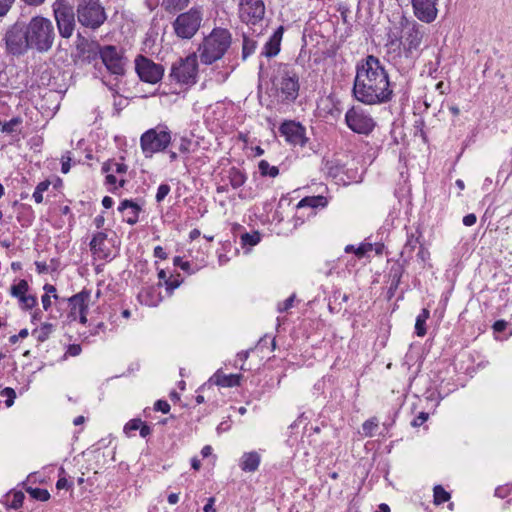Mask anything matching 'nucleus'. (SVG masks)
I'll return each mask as SVG.
<instances>
[{"instance_id": "obj_1", "label": "nucleus", "mask_w": 512, "mask_h": 512, "mask_svg": "<svg viewBox=\"0 0 512 512\" xmlns=\"http://www.w3.org/2000/svg\"><path fill=\"white\" fill-rule=\"evenodd\" d=\"M352 94L365 105L386 104L393 99L389 74L378 57L367 55L357 62Z\"/></svg>"}, {"instance_id": "obj_2", "label": "nucleus", "mask_w": 512, "mask_h": 512, "mask_svg": "<svg viewBox=\"0 0 512 512\" xmlns=\"http://www.w3.org/2000/svg\"><path fill=\"white\" fill-rule=\"evenodd\" d=\"M425 35V27L416 21L407 22L403 35L388 37L385 44L387 61L400 73L411 70L420 54V46Z\"/></svg>"}, {"instance_id": "obj_3", "label": "nucleus", "mask_w": 512, "mask_h": 512, "mask_svg": "<svg viewBox=\"0 0 512 512\" xmlns=\"http://www.w3.org/2000/svg\"><path fill=\"white\" fill-rule=\"evenodd\" d=\"M231 43V32L226 28L215 27L203 38L196 53L202 64L212 65L226 54Z\"/></svg>"}, {"instance_id": "obj_4", "label": "nucleus", "mask_w": 512, "mask_h": 512, "mask_svg": "<svg viewBox=\"0 0 512 512\" xmlns=\"http://www.w3.org/2000/svg\"><path fill=\"white\" fill-rule=\"evenodd\" d=\"M273 84L277 89L281 103L290 104L295 102L299 95L300 83L299 74L292 65L279 63Z\"/></svg>"}, {"instance_id": "obj_5", "label": "nucleus", "mask_w": 512, "mask_h": 512, "mask_svg": "<svg viewBox=\"0 0 512 512\" xmlns=\"http://www.w3.org/2000/svg\"><path fill=\"white\" fill-rule=\"evenodd\" d=\"M26 27L31 49L44 53L52 48L56 34L50 19L43 16H35L26 23Z\"/></svg>"}, {"instance_id": "obj_6", "label": "nucleus", "mask_w": 512, "mask_h": 512, "mask_svg": "<svg viewBox=\"0 0 512 512\" xmlns=\"http://www.w3.org/2000/svg\"><path fill=\"white\" fill-rule=\"evenodd\" d=\"M172 132L164 123L146 130L140 137V147L146 158L155 153L163 152L170 145Z\"/></svg>"}, {"instance_id": "obj_7", "label": "nucleus", "mask_w": 512, "mask_h": 512, "mask_svg": "<svg viewBox=\"0 0 512 512\" xmlns=\"http://www.w3.org/2000/svg\"><path fill=\"white\" fill-rule=\"evenodd\" d=\"M171 83L181 86H192L196 84L198 78V56L192 52L184 58H179L172 63L168 75Z\"/></svg>"}, {"instance_id": "obj_8", "label": "nucleus", "mask_w": 512, "mask_h": 512, "mask_svg": "<svg viewBox=\"0 0 512 512\" xmlns=\"http://www.w3.org/2000/svg\"><path fill=\"white\" fill-rule=\"evenodd\" d=\"M203 21V10L200 6H193L182 12L172 22L174 34L182 40L192 39L199 31Z\"/></svg>"}, {"instance_id": "obj_9", "label": "nucleus", "mask_w": 512, "mask_h": 512, "mask_svg": "<svg viewBox=\"0 0 512 512\" xmlns=\"http://www.w3.org/2000/svg\"><path fill=\"white\" fill-rule=\"evenodd\" d=\"M78 22L92 30L98 29L104 24L107 15L100 0H78L76 6Z\"/></svg>"}, {"instance_id": "obj_10", "label": "nucleus", "mask_w": 512, "mask_h": 512, "mask_svg": "<svg viewBox=\"0 0 512 512\" xmlns=\"http://www.w3.org/2000/svg\"><path fill=\"white\" fill-rule=\"evenodd\" d=\"M26 23L17 21L4 34L6 52L12 56L24 55L31 49Z\"/></svg>"}, {"instance_id": "obj_11", "label": "nucleus", "mask_w": 512, "mask_h": 512, "mask_svg": "<svg viewBox=\"0 0 512 512\" xmlns=\"http://www.w3.org/2000/svg\"><path fill=\"white\" fill-rule=\"evenodd\" d=\"M59 35L69 39L75 30L76 20L74 7L68 0H56L52 5Z\"/></svg>"}, {"instance_id": "obj_12", "label": "nucleus", "mask_w": 512, "mask_h": 512, "mask_svg": "<svg viewBox=\"0 0 512 512\" xmlns=\"http://www.w3.org/2000/svg\"><path fill=\"white\" fill-rule=\"evenodd\" d=\"M345 123L353 132L363 135H369L376 125L369 113L356 106L351 107L345 113Z\"/></svg>"}, {"instance_id": "obj_13", "label": "nucleus", "mask_w": 512, "mask_h": 512, "mask_svg": "<svg viewBox=\"0 0 512 512\" xmlns=\"http://www.w3.org/2000/svg\"><path fill=\"white\" fill-rule=\"evenodd\" d=\"M323 171L337 184L342 185L358 182L360 178L357 169L347 168L345 164L335 158L325 161Z\"/></svg>"}, {"instance_id": "obj_14", "label": "nucleus", "mask_w": 512, "mask_h": 512, "mask_svg": "<svg viewBox=\"0 0 512 512\" xmlns=\"http://www.w3.org/2000/svg\"><path fill=\"white\" fill-rule=\"evenodd\" d=\"M99 54L103 64L111 74L124 75L126 58L120 49L113 45H105L100 47Z\"/></svg>"}, {"instance_id": "obj_15", "label": "nucleus", "mask_w": 512, "mask_h": 512, "mask_svg": "<svg viewBox=\"0 0 512 512\" xmlns=\"http://www.w3.org/2000/svg\"><path fill=\"white\" fill-rule=\"evenodd\" d=\"M266 7L263 0H239L240 20L247 25L259 24L265 16Z\"/></svg>"}, {"instance_id": "obj_16", "label": "nucleus", "mask_w": 512, "mask_h": 512, "mask_svg": "<svg viewBox=\"0 0 512 512\" xmlns=\"http://www.w3.org/2000/svg\"><path fill=\"white\" fill-rule=\"evenodd\" d=\"M135 70L139 78L147 83L156 84L164 75V67L151 59L139 55L135 59Z\"/></svg>"}, {"instance_id": "obj_17", "label": "nucleus", "mask_w": 512, "mask_h": 512, "mask_svg": "<svg viewBox=\"0 0 512 512\" xmlns=\"http://www.w3.org/2000/svg\"><path fill=\"white\" fill-rule=\"evenodd\" d=\"M280 136L293 146L304 147L308 141L306 128L294 120H285L279 126Z\"/></svg>"}, {"instance_id": "obj_18", "label": "nucleus", "mask_w": 512, "mask_h": 512, "mask_svg": "<svg viewBox=\"0 0 512 512\" xmlns=\"http://www.w3.org/2000/svg\"><path fill=\"white\" fill-rule=\"evenodd\" d=\"M91 298V291L83 289L79 293L71 296L68 299L69 302V314L68 317L71 320L79 318L80 323L85 324L87 322L88 304Z\"/></svg>"}, {"instance_id": "obj_19", "label": "nucleus", "mask_w": 512, "mask_h": 512, "mask_svg": "<svg viewBox=\"0 0 512 512\" xmlns=\"http://www.w3.org/2000/svg\"><path fill=\"white\" fill-rule=\"evenodd\" d=\"M439 0H411L415 17L423 23H432L438 15Z\"/></svg>"}, {"instance_id": "obj_20", "label": "nucleus", "mask_w": 512, "mask_h": 512, "mask_svg": "<svg viewBox=\"0 0 512 512\" xmlns=\"http://www.w3.org/2000/svg\"><path fill=\"white\" fill-rule=\"evenodd\" d=\"M457 389L453 382L441 379L435 388H429L424 393L425 400L432 403V408H436L440 401Z\"/></svg>"}, {"instance_id": "obj_21", "label": "nucleus", "mask_w": 512, "mask_h": 512, "mask_svg": "<svg viewBox=\"0 0 512 512\" xmlns=\"http://www.w3.org/2000/svg\"><path fill=\"white\" fill-rule=\"evenodd\" d=\"M90 250L92 254L101 260L111 258V249L108 245L107 234L105 232H97L93 235L90 243Z\"/></svg>"}, {"instance_id": "obj_22", "label": "nucleus", "mask_w": 512, "mask_h": 512, "mask_svg": "<svg viewBox=\"0 0 512 512\" xmlns=\"http://www.w3.org/2000/svg\"><path fill=\"white\" fill-rule=\"evenodd\" d=\"M284 27L279 26L264 44L260 56L272 58L280 52L281 41L284 34Z\"/></svg>"}, {"instance_id": "obj_23", "label": "nucleus", "mask_w": 512, "mask_h": 512, "mask_svg": "<svg viewBox=\"0 0 512 512\" xmlns=\"http://www.w3.org/2000/svg\"><path fill=\"white\" fill-rule=\"evenodd\" d=\"M141 210V206L131 199L122 200L118 206V211L123 214L124 221L129 225H134L138 222Z\"/></svg>"}, {"instance_id": "obj_24", "label": "nucleus", "mask_w": 512, "mask_h": 512, "mask_svg": "<svg viewBox=\"0 0 512 512\" xmlns=\"http://www.w3.org/2000/svg\"><path fill=\"white\" fill-rule=\"evenodd\" d=\"M422 237V233L416 229L413 232H407V239L401 251V259L404 263H408L409 260L413 257V253L416 248H419L420 238Z\"/></svg>"}, {"instance_id": "obj_25", "label": "nucleus", "mask_w": 512, "mask_h": 512, "mask_svg": "<svg viewBox=\"0 0 512 512\" xmlns=\"http://www.w3.org/2000/svg\"><path fill=\"white\" fill-rule=\"evenodd\" d=\"M247 179L248 177L246 172L243 169L235 166L226 170L224 176L222 177V181H228L229 185L233 189H239L242 187L246 183Z\"/></svg>"}, {"instance_id": "obj_26", "label": "nucleus", "mask_w": 512, "mask_h": 512, "mask_svg": "<svg viewBox=\"0 0 512 512\" xmlns=\"http://www.w3.org/2000/svg\"><path fill=\"white\" fill-rule=\"evenodd\" d=\"M261 456L257 451L244 452L239 460V467L243 472L253 473L258 470Z\"/></svg>"}, {"instance_id": "obj_27", "label": "nucleus", "mask_w": 512, "mask_h": 512, "mask_svg": "<svg viewBox=\"0 0 512 512\" xmlns=\"http://www.w3.org/2000/svg\"><path fill=\"white\" fill-rule=\"evenodd\" d=\"M158 278H159V283L157 286L160 288L162 285H164L166 288L167 294L169 296L183 282V278L181 277L180 274H178V273L176 275L170 274V276H167V273L164 269L158 270Z\"/></svg>"}, {"instance_id": "obj_28", "label": "nucleus", "mask_w": 512, "mask_h": 512, "mask_svg": "<svg viewBox=\"0 0 512 512\" xmlns=\"http://www.w3.org/2000/svg\"><path fill=\"white\" fill-rule=\"evenodd\" d=\"M241 374H223L220 370L216 371L209 379V383H213L221 387H236L240 385L242 379Z\"/></svg>"}, {"instance_id": "obj_29", "label": "nucleus", "mask_w": 512, "mask_h": 512, "mask_svg": "<svg viewBox=\"0 0 512 512\" xmlns=\"http://www.w3.org/2000/svg\"><path fill=\"white\" fill-rule=\"evenodd\" d=\"M327 204H328V200L324 196H321V195L307 196V197L302 198L298 202L297 208L298 209H302V208H305V207H309V208H312V209L324 208V207L327 206Z\"/></svg>"}, {"instance_id": "obj_30", "label": "nucleus", "mask_w": 512, "mask_h": 512, "mask_svg": "<svg viewBox=\"0 0 512 512\" xmlns=\"http://www.w3.org/2000/svg\"><path fill=\"white\" fill-rule=\"evenodd\" d=\"M405 264L400 263L399 261L394 262L388 272V283H392V289L395 287H399L401 278L405 271Z\"/></svg>"}, {"instance_id": "obj_31", "label": "nucleus", "mask_w": 512, "mask_h": 512, "mask_svg": "<svg viewBox=\"0 0 512 512\" xmlns=\"http://www.w3.org/2000/svg\"><path fill=\"white\" fill-rule=\"evenodd\" d=\"M140 297L144 298L143 302L148 306H157L162 301L158 286L147 288L140 294Z\"/></svg>"}, {"instance_id": "obj_32", "label": "nucleus", "mask_w": 512, "mask_h": 512, "mask_svg": "<svg viewBox=\"0 0 512 512\" xmlns=\"http://www.w3.org/2000/svg\"><path fill=\"white\" fill-rule=\"evenodd\" d=\"M24 499L25 495L22 491H10L5 495L3 503L9 508L17 510L22 507Z\"/></svg>"}, {"instance_id": "obj_33", "label": "nucleus", "mask_w": 512, "mask_h": 512, "mask_svg": "<svg viewBox=\"0 0 512 512\" xmlns=\"http://www.w3.org/2000/svg\"><path fill=\"white\" fill-rule=\"evenodd\" d=\"M199 147V143L187 137H181L178 145L179 152L183 155L184 161L188 159L191 153H194Z\"/></svg>"}, {"instance_id": "obj_34", "label": "nucleus", "mask_w": 512, "mask_h": 512, "mask_svg": "<svg viewBox=\"0 0 512 512\" xmlns=\"http://www.w3.org/2000/svg\"><path fill=\"white\" fill-rule=\"evenodd\" d=\"M190 4V0H163L162 6L166 12L175 14L185 10Z\"/></svg>"}, {"instance_id": "obj_35", "label": "nucleus", "mask_w": 512, "mask_h": 512, "mask_svg": "<svg viewBox=\"0 0 512 512\" xmlns=\"http://www.w3.org/2000/svg\"><path fill=\"white\" fill-rule=\"evenodd\" d=\"M430 316V311L427 308H423L421 312L416 317L415 322V334L418 337L425 336L427 330H426V321Z\"/></svg>"}, {"instance_id": "obj_36", "label": "nucleus", "mask_w": 512, "mask_h": 512, "mask_svg": "<svg viewBox=\"0 0 512 512\" xmlns=\"http://www.w3.org/2000/svg\"><path fill=\"white\" fill-rule=\"evenodd\" d=\"M173 264L174 266L179 267L181 270L186 272L188 275L195 274L201 268V266H199L198 264H195L190 261H185L180 256L174 257Z\"/></svg>"}, {"instance_id": "obj_37", "label": "nucleus", "mask_w": 512, "mask_h": 512, "mask_svg": "<svg viewBox=\"0 0 512 512\" xmlns=\"http://www.w3.org/2000/svg\"><path fill=\"white\" fill-rule=\"evenodd\" d=\"M127 165L122 162H117L115 160H108L103 163L102 171L104 173L112 172L113 174H124L127 172Z\"/></svg>"}, {"instance_id": "obj_38", "label": "nucleus", "mask_w": 512, "mask_h": 512, "mask_svg": "<svg viewBox=\"0 0 512 512\" xmlns=\"http://www.w3.org/2000/svg\"><path fill=\"white\" fill-rule=\"evenodd\" d=\"M257 48V41L243 35V42H242V59L246 60L249 56L255 53Z\"/></svg>"}, {"instance_id": "obj_39", "label": "nucleus", "mask_w": 512, "mask_h": 512, "mask_svg": "<svg viewBox=\"0 0 512 512\" xmlns=\"http://www.w3.org/2000/svg\"><path fill=\"white\" fill-rule=\"evenodd\" d=\"M258 169H259V173L263 177L268 176V177L275 178L279 174V168L277 166H271L268 163V161H266V160H261L258 163Z\"/></svg>"}, {"instance_id": "obj_40", "label": "nucleus", "mask_w": 512, "mask_h": 512, "mask_svg": "<svg viewBox=\"0 0 512 512\" xmlns=\"http://www.w3.org/2000/svg\"><path fill=\"white\" fill-rule=\"evenodd\" d=\"M240 239H241V245L243 248H246V247L250 248V247L257 245L260 242L261 235L257 231L252 232V233L246 232L241 235Z\"/></svg>"}, {"instance_id": "obj_41", "label": "nucleus", "mask_w": 512, "mask_h": 512, "mask_svg": "<svg viewBox=\"0 0 512 512\" xmlns=\"http://www.w3.org/2000/svg\"><path fill=\"white\" fill-rule=\"evenodd\" d=\"M29 290V284L25 279L19 280L17 283L13 284L10 287V294L14 298H20L21 296L27 294Z\"/></svg>"}, {"instance_id": "obj_42", "label": "nucleus", "mask_w": 512, "mask_h": 512, "mask_svg": "<svg viewBox=\"0 0 512 512\" xmlns=\"http://www.w3.org/2000/svg\"><path fill=\"white\" fill-rule=\"evenodd\" d=\"M54 326L51 323H44L39 329L33 330L32 334L39 342L46 341L53 332Z\"/></svg>"}, {"instance_id": "obj_43", "label": "nucleus", "mask_w": 512, "mask_h": 512, "mask_svg": "<svg viewBox=\"0 0 512 512\" xmlns=\"http://www.w3.org/2000/svg\"><path fill=\"white\" fill-rule=\"evenodd\" d=\"M434 504L441 505L450 499V493L447 492L441 485H436L433 488Z\"/></svg>"}, {"instance_id": "obj_44", "label": "nucleus", "mask_w": 512, "mask_h": 512, "mask_svg": "<svg viewBox=\"0 0 512 512\" xmlns=\"http://www.w3.org/2000/svg\"><path fill=\"white\" fill-rule=\"evenodd\" d=\"M26 491L35 500L45 502L50 499V493L48 492L47 489L38 488V487H35V488L28 487L26 489Z\"/></svg>"}, {"instance_id": "obj_45", "label": "nucleus", "mask_w": 512, "mask_h": 512, "mask_svg": "<svg viewBox=\"0 0 512 512\" xmlns=\"http://www.w3.org/2000/svg\"><path fill=\"white\" fill-rule=\"evenodd\" d=\"M49 186H50V182L48 180L42 181L36 186V188L33 192V195H32V197L36 203H38V204L42 203L43 193L48 190Z\"/></svg>"}, {"instance_id": "obj_46", "label": "nucleus", "mask_w": 512, "mask_h": 512, "mask_svg": "<svg viewBox=\"0 0 512 512\" xmlns=\"http://www.w3.org/2000/svg\"><path fill=\"white\" fill-rule=\"evenodd\" d=\"M378 427V421L376 418H370L362 424V431L366 437H372L376 428Z\"/></svg>"}, {"instance_id": "obj_47", "label": "nucleus", "mask_w": 512, "mask_h": 512, "mask_svg": "<svg viewBox=\"0 0 512 512\" xmlns=\"http://www.w3.org/2000/svg\"><path fill=\"white\" fill-rule=\"evenodd\" d=\"M21 307L25 310H31L37 305V298L34 295H23L18 298Z\"/></svg>"}, {"instance_id": "obj_48", "label": "nucleus", "mask_w": 512, "mask_h": 512, "mask_svg": "<svg viewBox=\"0 0 512 512\" xmlns=\"http://www.w3.org/2000/svg\"><path fill=\"white\" fill-rule=\"evenodd\" d=\"M21 122L22 120L20 117H13L2 125L1 132L12 134L13 132H15V127L20 125Z\"/></svg>"}, {"instance_id": "obj_49", "label": "nucleus", "mask_w": 512, "mask_h": 512, "mask_svg": "<svg viewBox=\"0 0 512 512\" xmlns=\"http://www.w3.org/2000/svg\"><path fill=\"white\" fill-rule=\"evenodd\" d=\"M0 395L2 397H5V404L7 407H11L14 404L15 398H16V392L11 387H6L1 390Z\"/></svg>"}, {"instance_id": "obj_50", "label": "nucleus", "mask_w": 512, "mask_h": 512, "mask_svg": "<svg viewBox=\"0 0 512 512\" xmlns=\"http://www.w3.org/2000/svg\"><path fill=\"white\" fill-rule=\"evenodd\" d=\"M142 420L140 418H134L129 420L124 426V433L129 435L130 432L139 430L140 426H142Z\"/></svg>"}, {"instance_id": "obj_51", "label": "nucleus", "mask_w": 512, "mask_h": 512, "mask_svg": "<svg viewBox=\"0 0 512 512\" xmlns=\"http://www.w3.org/2000/svg\"><path fill=\"white\" fill-rule=\"evenodd\" d=\"M171 188L168 184L162 183L157 188V193L155 196L156 202L160 203L162 202L166 196L169 194Z\"/></svg>"}, {"instance_id": "obj_52", "label": "nucleus", "mask_w": 512, "mask_h": 512, "mask_svg": "<svg viewBox=\"0 0 512 512\" xmlns=\"http://www.w3.org/2000/svg\"><path fill=\"white\" fill-rule=\"evenodd\" d=\"M373 245L371 243H361L358 247L355 249V255L358 258L364 257L368 252L372 251Z\"/></svg>"}, {"instance_id": "obj_53", "label": "nucleus", "mask_w": 512, "mask_h": 512, "mask_svg": "<svg viewBox=\"0 0 512 512\" xmlns=\"http://www.w3.org/2000/svg\"><path fill=\"white\" fill-rule=\"evenodd\" d=\"M295 299V295L289 296L287 299H285L283 302L278 304V311L283 313L288 311L290 308L293 307V302Z\"/></svg>"}, {"instance_id": "obj_54", "label": "nucleus", "mask_w": 512, "mask_h": 512, "mask_svg": "<svg viewBox=\"0 0 512 512\" xmlns=\"http://www.w3.org/2000/svg\"><path fill=\"white\" fill-rule=\"evenodd\" d=\"M153 410L168 413L170 411V404L166 400L159 399L155 402Z\"/></svg>"}, {"instance_id": "obj_55", "label": "nucleus", "mask_w": 512, "mask_h": 512, "mask_svg": "<svg viewBox=\"0 0 512 512\" xmlns=\"http://www.w3.org/2000/svg\"><path fill=\"white\" fill-rule=\"evenodd\" d=\"M429 417V414L427 412H420L411 422V425L413 427H420L422 424H424Z\"/></svg>"}, {"instance_id": "obj_56", "label": "nucleus", "mask_w": 512, "mask_h": 512, "mask_svg": "<svg viewBox=\"0 0 512 512\" xmlns=\"http://www.w3.org/2000/svg\"><path fill=\"white\" fill-rule=\"evenodd\" d=\"M70 161H71L70 152H67L65 155H62L61 172L63 174H66L70 171Z\"/></svg>"}, {"instance_id": "obj_57", "label": "nucleus", "mask_w": 512, "mask_h": 512, "mask_svg": "<svg viewBox=\"0 0 512 512\" xmlns=\"http://www.w3.org/2000/svg\"><path fill=\"white\" fill-rule=\"evenodd\" d=\"M15 0H0V17L5 16Z\"/></svg>"}, {"instance_id": "obj_58", "label": "nucleus", "mask_w": 512, "mask_h": 512, "mask_svg": "<svg viewBox=\"0 0 512 512\" xmlns=\"http://www.w3.org/2000/svg\"><path fill=\"white\" fill-rule=\"evenodd\" d=\"M271 344V351L275 350V347H276V341H275V338H269L267 336L261 338L259 341H258V344L257 346L259 348H263L265 346H267L268 344Z\"/></svg>"}, {"instance_id": "obj_59", "label": "nucleus", "mask_w": 512, "mask_h": 512, "mask_svg": "<svg viewBox=\"0 0 512 512\" xmlns=\"http://www.w3.org/2000/svg\"><path fill=\"white\" fill-rule=\"evenodd\" d=\"M28 334V329H21L18 334L9 337V342L11 344H16L19 341V339H25L28 336Z\"/></svg>"}, {"instance_id": "obj_60", "label": "nucleus", "mask_w": 512, "mask_h": 512, "mask_svg": "<svg viewBox=\"0 0 512 512\" xmlns=\"http://www.w3.org/2000/svg\"><path fill=\"white\" fill-rule=\"evenodd\" d=\"M507 325H508L507 321L501 319V320L495 321L492 328H493L494 332L501 333V332L505 331V329L507 328Z\"/></svg>"}, {"instance_id": "obj_61", "label": "nucleus", "mask_w": 512, "mask_h": 512, "mask_svg": "<svg viewBox=\"0 0 512 512\" xmlns=\"http://www.w3.org/2000/svg\"><path fill=\"white\" fill-rule=\"evenodd\" d=\"M81 346L78 345V344H71L68 346L67 348V351H66V354H68L69 356H78L80 353H81Z\"/></svg>"}, {"instance_id": "obj_62", "label": "nucleus", "mask_w": 512, "mask_h": 512, "mask_svg": "<svg viewBox=\"0 0 512 512\" xmlns=\"http://www.w3.org/2000/svg\"><path fill=\"white\" fill-rule=\"evenodd\" d=\"M477 221V217L474 213L467 214L463 217V224L467 227L473 226Z\"/></svg>"}, {"instance_id": "obj_63", "label": "nucleus", "mask_w": 512, "mask_h": 512, "mask_svg": "<svg viewBox=\"0 0 512 512\" xmlns=\"http://www.w3.org/2000/svg\"><path fill=\"white\" fill-rule=\"evenodd\" d=\"M417 257L422 262H426L430 257V253L427 249L423 247V245H420L419 250L417 252Z\"/></svg>"}, {"instance_id": "obj_64", "label": "nucleus", "mask_w": 512, "mask_h": 512, "mask_svg": "<svg viewBox=\"0 0 512 512\" xmlns=\"http://www.w3.org/2000/svg\"><path fill=\"white\" fill-rule=\"evenodd\" d=\"M215 498L214 497H209L207 499V502L206 504L204 505L203 507V511L204 512H217L214 505H215Z\"/></svg>"}]
</instances>
